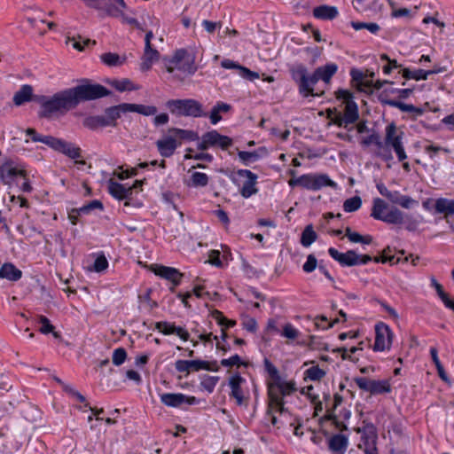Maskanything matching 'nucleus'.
I'll return each mask as SVG.
<instances>
[{
	"label": "nucleus",
	"instance_id": "obj_53",
	"mask_svg": "<svg viewBox=\"0 0 454 454\" xmlns=\"http://www.w3.org/2000/svg\"><path fill=\"white\" fill-rule=\"evenodd\" d=\"M238 156L244 165H249L250 163L255 162L259 160L260 155L255 151L247 152L239 151Z\"/></svg>",
	"mask_w": 454,
	"mask_h": 454
},
{
	"label": "nucleus",
	"instance_id": "obj_64",
	"mask_svg": "<svg viewBox=\"0 0 454 454\" xmlns=\"http://www.w3.org/2000/svg\"><path fill=\"white\" fill-rule=\"evenodd\" d=\"M317 264V261L314 254H309L305 263L302 266V270L307 273H310L315 270Z\"/></svg>",
	"mask_w": 454,
	"mask_h": 454
},
{
	"label": "nucleus",
	"instance_id": "obj_10",
	"mask_svg": "<svg viewBox=\"0 0 454 454\" xmlns=\"http://www.w3.org/2000/svg\"><path fill=\"white\" fill-rule=\"evenodd\" d=\"M84 3L90 8L97 9L104 12L105 14L111 17H118L121 13V9L117 4L122 8H126L124 0H83Z\"/></svg>",
	"mask_w": 454,
	"mask_h": 454
},
{
	"label": "nucleus",
	"instance_id": "obj_59",
	"mask_svg": "<svg viewBox=\"0 0 454 454\" xmlns=\"http://www.w3.org/2000/svg\"><path fill=\"white\" fill-rule=\"evenodd\" d=\"M264 367L270 377L276 381H279L280 375L277 367L267 358L264 359Z\"/></svg>",
	"mask_w": 454,
	"mask_h": 454
},
{
	"label": "nucleus",
	"instance_id": "obj_49",
	"mask_svg": "<svg viewBox=\"0 0 454 454\" xmlns=\"http://www.w3.org/2000/svg\"><path fill=\"white\" fill-rule=\"evenodd\" d=\"M39 323L42 325L39 331L43 334L52 333L54 338L58 339L60 337L59 333L54 332V326L51 324L50 320L45 316H39Z\"/></svg>",
	"mask_w": 454,
	"mask_h": 454
},
{
	"label": "nucleus",
	"instance_id": "obj_15",
	"mask_svg": "<svg viewBox=\"0 0 454 454\" xmlns=\"http://www.w3.org/2000/svg\"><path fill=\"white\" fill-rule=\"evenodd\" d=\"M329 255L337 261L342 267H352L357 265L358 254L355 250H348L340 253L334 247L328 249Z\"/></svg>",
	"mask_w": 454,
	"mask_h": 454
},
{
	"label": "nucleus",
	"instance_id": "obj_26",
	"mask_svg": "<svg viewBox=\"0 0 454 454\" xmlns=\"http://www.w3.org/2000/svg\"><path fill=\"white\" fill-rule=\"evenodd\" d=\"M22 278V271L12 262H4L0 267V278L16 282Z\"/></svg>",
	"mask_w": 454,
	"mask_h": 454
},
{
	"label": "nucleus",
	"instance_id": "obj_56",
	"mask_svg": "<svg viewBox=\"0 0 454 454\" xmlns=\"http://www.w3.org/2000/svg\"><path fill=\"white\" fill-rule=\"evenodd\" d=\"M127 358V352L123 348H115L113 352V364L116 366L121 365Z\"/></svg>",
	"mask_w": 454,
	"mask_h": 454
},
{
	"label": "nucleus",
	"instance_id": "obj_50",
	"mask_svg": "<svg viewBox=\"0 0 454 454\" xmlns=\"http://www.w3.org/2000/svg\"><path fill=\"white\" fill-rule=\"evenodd\" d=\"M362 206V200L359 196H354L347 199L343 203V209L345 212H355L358 210Z\"/></svg>",
	"mask_w": 454,
	"mask_h": 454
},
{
	"label": "nucleus",
	"instance_id": "obj_5",
	"mask_svg": "<svg viewBox=\"0 0 454 454\" xmlns=\"http://www.w3.org/2000/svg\"><path fill=\"white\" fill-rule=\"evenodd\" d=\"M357 434H361V442L358 448L362 450L364 454H378L377 440L378 434L376 427L368 420L363 421L361 427L355 428Z\"/></svg>",
	"mask_w": 454,
	"mask_h": 454
},
{
	"label": "nucleus",
	"instance_id": "obj_12",
	"mask_svg": "<svg viewBox=\"0 0 454 454\" xmlns=\"http://www.w3.org/2000/svg\"><path fill=\"white\" fill-rule=\"evenodd\" d=\"M24 170L20 169L10 163H5L0 167V178L4 184L8 186H18L20 181L24 179Z\"/></svg>",
	"mask_w": 454,
	"mask_h": 454
},
{
	"label": "nucleus",
	"instance_id": "obj_51",
	"mask_svg": "<svg viewBox=\"0 0 454 454\" xmlns=\"http://www.w3.org/2000/svg\"><path fill=\"white\" fill-rule=\"evenodd\" d=\"M364 146H370L371 145H375L378 149H384V144L381 141L380 136L373 132L370 136L364 137L361 142Z\"/></svg>",
	"mask_w": 454,
	"mask_h": 454
},
{
	"label": "nucleus",
	"instance_id": "obj_8",
	"mask_svg": "<svg viewBox=\"0 0 454 454\" xmlns=\"http://www.w3.org/2000/svg\"><path fill=\"white\" fill-rule=\"evenodd\" d=\"M160 399L166 406L182 408L184 410L186 409L184 405H198L202 402V400L195 396L186 395L182 393H164L160 395Z\"/></svg>",
	"mask_w": 454,
	"mask_h": 454
},
{
	"label": "nucleus",
	"instance_id": "obj_57",
	"mask_svg": "<svg viewBox=\"0 0 454 454\" xmlns=\"http://www.w3.org/2000/svg\"><path fill=\"white\" fill-rule=\"evenodd\" d=\"M275 386L278 387L283 396L287 395L295 390L294 383L284 382L281 380V379L279 381L275 382Z\"/></svg>",
	"mask_w": 454,
	"mask_h": 454
},
{
	"label": "nucleus",
	"instance_id": "obj_31",
	"mask_svg": "<svg viewBox=\"0 0 454 454\" xmlns=\"http://www.w3.org/2000/svg\"><path fill=\"white\" fill-rule=\"evenodd\" d=\"M33 87L29 84H24L15 92L13 96V103L15 106H21L32 100Z\"/></svg>",
	"mask_w": 454,
	"mask_h": 454
},
{
	"label": "nucleus",
	"instance_id": "obj_62",
	"mask_svg": "<svg viewBox=\"0 0 454 454\" xmlns=\"http://www.w3.org/2000/svg\"><path fill=\"white\" fill-rule=\"evenodd\" d=\"M62 388L66 393H67L72 397L76 398V400L79 401L80 403L86 402L85 397L80 392L74 389L72 386L68 384H63Z\"/></svg>",
	"mask_w": 454,
	"mask_h": 454
},
{
	"label": "nucleus",
	"instance_id": "obj_25",
	"mask_svg": "<svg viewBox=\"0 0 454 454\" xmlns=\"http://www.w3.org/2000/svg\"><path fill=\"white\" fill-rule=\"evenodd\" d=\"M274 385L271 384L269 387V410L268 413L271 414L274 411H278L279 413H284L286 411V408L284 406V399L283 395L279 393H276L273 391Z\"/></svg>",
	"mask_w": 454,
	"mask_h": 454
},
{
	"label": "nucleus",
	"instance_id": "obj_7",
	"mask_svg": "<svg viewBox=\"0 0 454 454\" xmlns=\"http://www.w3.org/2000/svg\"><path fill=\"white\" fill-rule=\"evenodd\" d=\"M354 380L361 390L369 392L371 395L387 394L392 390L389 380H376L365 377H357Z\"/></svg>",
	"mask_w": 454,
	"mask_h": 454
},
{
	"label": "nucleus",
	"instance_id": "obj_45",
	"mask_svg": "<svg viewBox=\"0 0 454 454\" xmlns=\"http://www.w3.org/2000/svg\"><path fill=\"white\" fill-rule=\"evenodd\" d=\"M209 177L206 173L193 172L189 185L192 187H205L208 184Z\"/></svg>",
	"mask_w": 454,
	"mask_h": 454
},
{
	"label": "nucleus",
	"instance_id": "obj_38",
	"mask_svg": "<svg viewBox=\"0 0 454 454\" xmlns=\"http://www.w3.org/2000/svg\"><path fill=\"white\" fill-rule=\"evenodd\" d=\"M108 123L109 122L105 121L103 115H90L82 121L83 126L91 130H95L100 127H106Z\"/></svg>",
	"mask_w": 454,
	"mask_h": 454
},
{
	"label": "nucleus",
	"instance_id": "obj_2",
	"mask_svg": "<svg viewBox=\"0 0 454 454\" xmlns=\"http://www.w3.org/2000/svg\"><path fill=\"white\" fill-rule=\"evenodd\" d=\"M165 106L173 116L177 118L207 117V113L206 112L203 105L194 98L168 99L166 101Z\"/></svg>",
	"mask_w": 454,
	"mask_h": 454
},
{
	"label": "nucleus",
	"instance_id": "obj_52",
	"mask_svg": "<svg viewBox=\"0 0 454 454\" xmlns=\"http://www.w3.org/2000/svg\"><path fill=\"white\" fill-rule=\"evenodd\" d=\"M27 136H28L33 142H41L43 144L50 146L51 139L53 137L51 136H43L38 134L34 129H27L26 130Z\"/></svg>",
	"mask_w": 454,
	"mask_h": 454
},
{
	"label": "nucleus",
	"instance_id": "obj_41",
	"mask_svg": "<svg viewBox=\"0 0 454 454\" xmlns=\"http://www.w3.org/2000/svg\"><path fill=\"white\" fill-rule=\"evenodd\" d=\"M317 235L313 229L311 224L307 225L301 232V244L304 247H309L313 242L317 240Z\"/></svg>",
	"mask_w": 454,
	"mask_h": 454
},
{
	"label": "nucleus",
	"instance_id": "obj_48",
	"mask_svg": "<svg viewBox=\"0 0 454 454\" xmlns=\"http://www.w3.org/2000/svg\"><path fill=\"white\" fill-rule=\"evenodd\" d=\"M219 380L218 376L204 375L200 381V387L208 393H212Z\"/></svg>",
	"mask_w": 454,
	"mask_h": 454
},
{
	"label": "nucleus",
	"instance_id": "obj_19",
	"mask_svg": "<svg viewBox=\"0 0 454 454\" xmlns=\"http://www.w3.org/2000/svg\"><path fill=\"white\" fill-rule=\"evenodd\" d=\"M155 328L165 335L176 334L184 341H187L190 338L189 333L184 328L167 321L157 322Z\"/></svg>",
	"mask_w": 454,
	"mask_h": 454
},
{
	"label": "nucleus",
	"instance_id": "obj_43",
	"mask_svg": "<svg viewBox=\"0 0 454 454\" xmlns=\"http://www.w3.org/2000/svg\"><path fill=\"white\" fill-rule=\"evenodd\" d=\"M387 106L398 108L402 112L416 114L417 115H420L423 113V111L420 108H419L413 105L403 103L398 100L387 101Z\"/></svg>",
	"mask_w": 454,
	"mask_h": 454
},
{
	"label": "nucleus",
	"instance_id": "obj_17",
	"mask_svg": "<svg viewBox=\"0 0 454 454\" xmlns=\"http://www.w3.org/2000/svg\"><path fill=\"white\" fill-rule=\"evenodd\" d=\"M403 132L397 133L396 125L394 122L388 124L385 129L384 148L392 147L393 150L403 145Z\"/></svg>",
	"mask_w": 454,
	"mask_h": 454
},
{
	"label": "nucleus",
	"instance_id": "obj_16",
	"mask_svg": "<svg viewBox=\"0 0 454 454\" xmlns=\"http://www.w3.org/2000/svg\"><path fill=\"white\" fill-rule=\"evenodd\" d=\"M181 144L176 141L172 134L163 137L156 141V147L160 156L171 157Z\"/></svg>",
	"mask_w": 454,
	"mask_h": 454
},
{
	"label": "nucleus",
	"instance_id": "obj_44",
	"mask_svg": "<svg viewBox=\"0 0 454 454\" xmlns=\"http://www.w3.org/2000/svg\"><path fill=\"white\" fill-rule=\"evenodd\" d=\"M158 109L154 106H145L129 103V112H135L145 116L155 115Z\"/></svg>",
	"mask_w": 454,
	"mask_h": 454
},
{
	"label": "nucleus",
	"instance_id": "obj_18",
	"mask_svg": "<svg viewBox=\"0 0 454 454\" xmlns=\"http://www.w3.org/2000/svg\"><path fill=\"white\" fill-rule=\"evenodd\" d=\"M207 145L211 147H220L223 150L232 145V139L227 136L221 135L217 130H210L203 134Z\"/></svg>",
	"mask_w": 454,
	"mask_h": 454
},
{
	"label": "nucleus",
	"instance_id": "obj_32",
	"mask_svg": "<svg viewBox=\"0 0 454 454\" xmlns=\"http://www.w3.org/2000/svg\"><path fill=\"white\" fill-rule=\"evenodd\" d=\"M324 187L337 189L338 184L327 174L313 173V191H319Z\"/></svg>",
	"mask_w": 454,
	"mask_h": 454
},
{
	"label": "nucleus",
	"instance_id": "obj_47",
	"mask_svg": "<svg viewBox=\"0 0 454 454\" xmlns=\"http://www.w3.org/2000/svg\"><path fill=\"white\" fill-rule=\"evenodd\" d=\"M102 62L108 67H118L124 62V59H121L116 53L106 52L100 56Z\"/></svg>",
	"mask_w": 454,
	"mask_h": 454
},
{
	"label": "nucleus",
	"instance_id": "obj_58",
	"mask_svg": "<svg viewBox=\"0 0 454 454\" xmlns=\"http://www.w3.org/2000/svg\"><path fill=\"white\" fill-rule=\"evenodd\" d=\"M108 267V261L103 253L98 254L93 264V270L96 272H102Z\"/></svg>",
	"mask_w": 454,
	"mask_h": 454
},
{
	"label": "nucleus",
	"instance_id": "obj_21",
	"mask_svg": "<svg viewBox=\"0 0 454 454\" xmlns=\"http://www.w3.org/2000/svg\"><path fill=\"white\" fill-rule=\"evenodd\" d=\"M221 66H222V67H223L225 69L237 70V73L240 77H242L246 80H248V81H254V80L259 78L258 73L253 72V71L249 70L248 68H247L243 66H240L239 63H237L231 59H223L221 62Z\"/></svg>",
	"mask_w": 454,
	"mask_h": 454
},
{
	"label": "nucleus",
	"instance_id": "obj_3",
	"mask_svg": "<svg viewBox=\"0 0 454 454\" xmlns=\"http://www.w3.org/2000/svg\"><path fill=\"white\" fill-rule=\"evenodd\" d=\"M68 90L74 107L80 102L95 100L111 94V91L105 86L98 83H91L88 79L82 80L81 84L70 88Z\"/></svg>",
	"mask_w": 454,
	"mask_h": 454
},
{
	"label": "nucleus",
	"instance_id": "obj_24",
	"mask_svg": "<svg viewBox=\"0 0 454 454\" xmlns=\"http://www.w3.org/2000/svg\"><path fill=\"white\" fill-rule=\"evenodd\" d=\"M108 192L115 199L119 200L129 199L132 196V187L120 184L116 181L110 180L108 183Z\"/></svg>",
	"mask_w": 454,
	"mask_h": 454
},
{
	"label": "nucleus",
	"instance_id": "obj_55",
	"mask_svg": "<svg viewBox=\"0 0 454 454\" xmlns=\"http://www.w3.org/2000/svg\"><path fill=\"white\" fill-rule=\"evenodd\" d=\"M78 39L79 40H77L75 37H68L67 43H71L72 46L80 51H82L85 46L90 44H96V42L91 41L90 39H82L81 36H79Z\"/></svg>",
	"mask_w": 454,
	"mask_h": 454
},
{
	"label": "nucleus",
	"instance_id": "obj_40",
	"mask_svg": "<svg viewBox=\"0 0 454 454\" xmlns=\"http://www.w3.org/2000/svg\"><path fill=\"white\" fill-rule=\"evenodd\" d=\"M381 221L390 224H402L403 223V213L398 208L393 207L385 214Z\"/></svg>",
	"mask_w": 454,
	"mask_h": 454
},
{
	"label": "nucleus",
	"instance_id": "obj_46",
	"mask_svg": "<svg viewBox=\"0 0 454 454\" xmlns=\"http://www.w3.org/2000/svg\"><path fill=\"white\" fill-rule=\"evenodd\" d=\"M325 371L321 369L318 365H314L304 372V379H309L312 381H319L325 376Z\"/></svg>",
	"mask_w": 454,
	"mask_h": 454
},
{
	"label": "nucleus",
	"instance_id": "obj_30",
	"mask_svg": "<svg viewBox=\"0 0 454 454\" xmlns=\"http://www.w3.org/2000/svg\"><path fill=\"white\" fill-rule=\"evenodd\" d=\"M231 109V105L222 102V101H218L212 107L210 114H207V117L209 118L210 122L213 125H215L222 120L221 114L228 113Z\"/></svg>",
	"mask_w": 454,
	"mask_h": 454
},
{
	"label": "nucleus",
	"instance_id": "obj_63",
	"mask_svg": "<svg viewBox=\"0 0 454 454\" xmlns=\"http://www.w3.org/2000/svg\"><path fill=\"white\" fill-rule=\"evenodd\" d=\"M419 221L414 218L411 215H403V223L405 224V229L409 231H415L419 224Z\"/></svg>",
	"mask_w": 454,
	"mask_h": 454
},
{
	"label": "nucleus",
	"instance_id": "obj_1",
	"mask_svg": "<svg viewBox=\"0 0 454 454\" xmlns=\"http://www.w3.org/2000/svg\"><path fill=\"white\" fill-rule=\"evenodd\" d=\"M337 71L338 65L333 62L317 67L313 73H309L308 67L301 63H296L289 69L291 78L297 85L298 92L303 98L320 97L322 93L316 92L314 86L319 81H323L326 84L330 83Z\"/></svg>",
	"mask_w": 454,
	"mask_h": 454
},
{
	"label": "nucleus",
	"instance_id": "obj_4",
	"mask_svg": "<svg viewBox=\"0 0 454 454\" xmlns=\"http://www.w3.org/2000/svg\"><path fill=\"white\" fill-rule=\"evenodd\" d=\"M74 108L68 89L55 93L49 100L43 109L39 112L41 118L50 119L57 113H66Z\"/></svg>",
	"mask_w": 454,
	"mask_h": 454
},
{
	"label": "nucleus",
	"instance_id": "obj_13",
	"mask_svg": "<svg viewBox=\"0 0 454 454\" xmlns=\"http://www.w3.org/2000/svg\"><path fill=\"white\" fill-rule=\"evenodd\" d=\"M50 147L73 160L82 157V150L79 146L60 138L53 137Z\"/></svg>",
	"mask_w": 454,
	"mask_h": 454
},
{
	"label": "nucleus",
	"instance_id": "obj_6",
	"mask_svg": "<svg viewBox=\"0 0 454 454\" xmlns=\"http://www.w3.org/2000/svg\"><path fill=\"white\" fill-rule=\"evenodd\" d=\"M169 64L167 68L169 73H173L175 69H177L192 75L197 71L194 55L190 54L184 49L176 51Z\"/></svg>",
	"mask_w": 454,
	"mask_h": 454
},
{
	"label": "nucleus",
	"instance_id": "obj_35",
	"mask_svg": "<svg viewBox=\"0 0 454 454\" xmlns=\"http://www.w3.org/2000/svg\"><path fill=\"white\" fill-rule=\"evenodd\" d=\"M344 122L353 124L359 118L358 106L354 100H349L345 105L344 109Z\"/></svg>",
	"mask_w": 454,
	"mask_h": 454
},
{
	"label": "nucleus",
	"instance_id": "obj_14",
	"mask_svg": "<svg viewBox=\"0 0 454 454\" xmlns=\"http://www.w3.org/2000/svg\"><path fill=\"white\" fill-rule=\"evenodd\" d=\"M236 175L239 177L246 178L241 189L240 194L243 198H250L257 193L258 189L255 187L257 183V175L248 169H239Z\"/></svg>",
	"mask_w": 454,
	"mask_h": 454
},
{
	"label": "nucleus",
	"instance_id": "obj_28",
	"mask_svg": "<svg viewBox=\"0 0 454 454\" xmlns=\"http://www.w3.org/2000/svg\"><path fill=\"white\" fill-rule=\"evenodd\" d=\"M160 59V52L152 47V45H149V48L147 45H145V51H144V56L142 59L141 63V69L145 71L149 70L153 64L156 61H158Z\"/></svg>",
	"mask_w": 454,
	"mask_h": 454
},
{
	"label": "nucleus",
	"instance_id": "obj_11",
	"mask_svg": "<svg viewBox=\"0 0 454 454\" xmlns=\"http://www.w3.org/2000/svg\"><path fill=\"white\" fill-rule=\"evenodd\" d=\"M393 333L390 327L383 322L375 325L374 351H384L389 349L392 343Z\"/></svg>",
	"mask_w": 454,
	"mask_h": 454
},
{
	"label": "nucleus",
	"instance_id": "obj_9",
	"mask_svg": "<svg viewBox=\"0 0 454 454\" xmlns=\"http://www.w3.org/2000/svg\"><path fill=\"white\" fill-rule=\"evenodd\" d=\"M175 368L178 372L189 374L191 372H199L200 370L218 372L219 366L215 361L212 364L204 360H177L175 363Z\"/></svg>",
	"mask_w": 454,
	"mask_h": 454
},
{
	"label": "nucleus",
	"instance_id": "obj_37",
	"mask_svg": "<svg viewBox=\"0 0 454 454\" xmlns=\"http://www.w3.org/2000/svg\"><path fill=\"white\" fill-rule=\"evenodd\" d=\"M387 207L388 205L382 199H373L371 216L376 220L381 221L385 215L384 212L387 209Z\"/></svg>",
	"mask_w": 454,
	"mask_h": 454
},
{
	"label": "nucleus",
	"instance_id": "obj_20",
	"mask_svg": "<svg viewBox=\"0 0 454 454\" xmlns=\"http://www.w3.org/2000/svg\"><path fill=\"white\" fill-rule=\"evenodd\" d=\"M246 380L239 374L235 373L229 378L228 385L231 387V396L236 400L238 405H242L244 402V394L241 388Z\"/></svg>",
	"mask_w": 454,
	"mask_h": 454
},
{
	"label": "nucleus",
	"instance_id": "obj_60",
	"mask_svg": "<svg viewBox=\"0 0 454 454\" xmlns=\"http://www.w3.org/2000/svg\"><path fill=\"white\" fill-rule=\"evenodd\" d=\"M281 335L289 340H294L299 335V331L290 323L284 325Z\"/></svg>",
	"mask_w": 454,
	"mask_h": 454
},
{
	"label": "nucleus",
	"instance_id": "obj_36",
	"mask_svg": "<svg viewBox=\"0 0 454 454\" xmlns=\"http://www.w3.org/2000/svg\"><path fill=\"white\" fill-rule=\"evenodd\" d=\"M153 271L155 275L170 281L176 277H178L181 272L178 270L172 267L163 266V265H154L153 267Z\"/></svg>",
	"mask_w": 454,
	"mask_h": 454
},
{
	"label": "nucleus",
	"instance_id": "obj_29",
	"mask_svg": "<svg viewBox=\"0 0 454 454\" xmlns=\"http://www.w3.org/2000/svg\"><path fill=\"white\" fill-rule=\"evenodd\" d=\"M440 70H423V69H416V70H410L408 68H403L402 69V75L406 80H416V81H424L427 80L428 76L433 74L439 73Z\"/></svg>",
	"mask_w": 454,
	"mask_h": 454
},
{
	"label": "nucleus",
	"instance_id": "obj_61",
	"mask_svg": "<svg viewBox=\"0 0 454 454\" xmlns=\"http://www.w3.org/2000/svg\"><path fill=\"white\" fill-rule=\"evenodd\" d=\"M221 365L223 367H232V366H240L243 363L239 355H234L229 358H224L221 360Z\"/></svg>",
	"mask_w": 454,
	"mask_h": 454
},
{
	"label": "nucleus",
	"instance_id": "obj_27",
	"mask_svg": "<svg viewBox=\"0 0 454 454\" xmlns=\"http://www.w3.org/2000/svg\"><path fill=\"white\" fill-rule=\"evenodd\" d=\"M339 14L338 9L335 6L326 4L319 5L313 10L315 18L323 20H332Z\"/></svg>",
	"mask_w": 454,
	"mask_h": 454
},
{
	"label": "nucleus",
	"instance_id": "obj_33",
	"mask_svg": "<svg viewBox=\"0 0 454 454\" xmlns=\"http://www.w3.org/2000/svg\"><path fill=\"white\" fill-rule=\"evenodd\" d=\"M168 134H172L176 140L197 141L200 139L199 134L191 129L170 128L168 129Z\"/></svg>",
	"mask_w": 454,
	"mask_h": 454
},
{
	"label": "nucleus",
	"instance_id": "obj_34",
	"mask_svg": "<svg viewBox=\"0 0 454 454\" xmlns=\"http://www.w3.org/2000/svg\"><path fill=\"white\" fill-rule=\"evenodd\" d=\"M434 209L438 214H444L445 215H454V200L445 198L437 199L434 202Z\"/></svg>",
	"mask_w": 454,
	"mask_h": 454
},
{
	"label": "nucleus",
	"instance_id": "obj_39",
	"mask_svg": "<svg viewBox=\"0 0 454 454\" xmlns=\"http://www.w3.org/2000/svg\"><path fill=\"white\" fill-rule=\"evenodd\" d=\"M104 209L103 203L98 200H93L90 201L89 203L82 206L79 208H74L72 210V213H76L78 215H89L94 210H100L102 211Z\"/></svg>",
	"mask_w": 454,
	"mask_h": 454
},
{
	"label": "nucleus",
	"instance_id": "obj_54",
	"mask_svg": "<svg viewBox=\"0 0 454 454\" xmlns=\"http://www.w3.org/2000/svg\"><path fill=\"white\" fill-rule=\"evenodd\" d=\"M391 248L389 247L383 249L381 255L374 257L373 262L376 263H386L389 262L391 264H395L398 262V260H395V255H391Z\"/></svg>",
	"mask_w": 454,
	"mask_h": 454
},
{
	"label": "nucleus",
	"instance_id": "obj_22",
	"mask_svg": "<svg viewBox=\"0 0 454 454\" xmlns=\"http://www.w3.org/2000/svg\"><path fill=\"white\" fill-rule=\"evenodd\" d=\"M129 112V103H122L117 106L107 107L105 110L104 119L108 123V126H115L116 121L122 114Z\"/></svg>",
	"mask_w": 454,
	"mask_h": 454
},
{
	"label": "nucleus",
	"instance_id": "obj_42",
	"mask_svg": "<svg viewBox=\"0 0 454 454\" xmlns=\"http://www.w3.org/2000/svg\"><path fill=\"white\" fill-rule=\"evenodd\" d=\"M113 88L120 92H123L126 90H135L137 88L134 86L132 82L129 79L124 78L121 80L114 79L108 82Z\"/></svg>",
	"mask_w": 454,
	"mask_h": 454
},
{
	"label": "nucleus",
	"instance_id": "obj_23",
	"mask_svg": "<svg viewBox=\"0 0 454 454\" xmlns=\"http://www.w3.org/2000/svg\"><path fill=\"white\" fill-rule=\"evenodd\" d=\"M348 446V438L342 434L332 435L328 440V449L332 454H345Z\"/></svg>",
	"mask_w": 454,
	"mask_h": 454
}]
</instances>
